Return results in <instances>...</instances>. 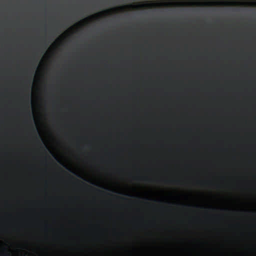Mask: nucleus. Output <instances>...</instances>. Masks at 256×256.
<instances>
[{"label":"nucleus","mask_w":256,"mask_h":256,"mask_svg":"<svg viewBox=\"0 0 256 256\" xmlns=\"http://www.w3.org/2000/svg\"><path fill=\"white\" fill-rule=\"evenodd\" d=\"M255 4H256V2H255Z\"/></svg>","instance_id":"nucleus-9"},{"label":"nucleus","mask_w":256,"mask_h":256,"mask_svg":"<svg viewBox=\"0 0 256 256\" xmlns=\"http://www.w3.org/2000/svg\"><path fill=\"white\" fill-rule=\"evenodd\" d=\"M230 4H234V3H232H232L230 2Z\"/></svg>","instance_id":"nucleus-8"},{"label":"nucleus","mask_w":256,"mask_h":256,"mask_svg":"<svg viewBox=\"0 0 256 256\" xmlns=\"http://www.w3.org/2000/svg\"><path fill=\"white\" fill-rule=\"evenodd\" d=\"M197 4H198V5H201L202 3H200V2H197Z\"/></svg>","instance_id":"nucleus-4"},{"label":"nucleus","mask_w":256,"mask_h":256,"mask_svg":"<svg viewBox=\"0 0 256 256\" xmlns=\"http://www.w3.org/2000/svg\"><path fill=\"white\" fill-rule=\"evenodd\" d=\"M224 4H225V5H230V2H226V3H224Z\"/></svg>","instance_id":"nucleus-2"},{"label":"nucleus","mask_w":256,"mask_h":256,"mask_svg":"<svg viewBox=\"0 0 256 256\" xmlns=\"http://www.w3.org/2000/svg\"><path fill=\"white\" fill-rule=\"evenodd\" d=\"M144 5H140V6H144Z\"/></svg>","instance_id":"nucleus-7"},{"label":"nucleus","mask_w":256,"mask_h":256,"mask_svg":"<svg viewBox=\"0 0 256 256\" xmlns=\"http://www.w3.org/2000/svg\"><path fill=\"white\" fill-rule=\"evenodd\" d=\"M100 14H97V15H96V16H99Z\"/></svg>","instance_id":"nucleus-6"},{"label":"nucleus","mask_w":256,"mask_h":256,"mask_svg":"<svg viewBox=\"0 0 256 256\" xmlns=\"http://www.w3.org/2000/svg\"><path fill=\"white\" fill-rule=\"evenodd\" d=\"M212 3V2H206L202 3V5L209 6V5L211 4Z\"/></svg>","instance_id":"nucleus-1"},{"label":"nucleus","mask_w":256,"mask_h":256,"mask_svg":"<svg viewBox=\"0 0 256 256\" xmlns=\"http://www.w3.org/2000/svg\"><path fill=\"white\" fill-rule=\"evenodd\" d=\"M5 256H10V254H6Z\"/></svg>","instance_id":"nucleus-5"},{"label":"nucleus","mask_w":256,"mask_h":256,"mask_svg":"<svg viewBox=\"0 0 256 256\" xmlns=\"http://www.w3.org/2000/svg\"><path fill=\"white\" fill-rule=\"evenodd\" d=\"M110 10H106V11H105L104 12H106V13H108V12H110Z\"/></svg>","instance_id":"nucleus-3"}]
</instances>
